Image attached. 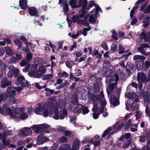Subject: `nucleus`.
Listing matches in <instances>:
<instances>
[{
    "label": "nucleus",
    "mask_w": 150,
    "mask_h": 150,
    "mask_svg": "<svg viewBox=\"0 0 150 150\" xmlns=\"http://www.w3.org/2000/svg\"><path fill=\"white\" fill-rule=\"evenodd\" d=\"M6 54L11 55L13 54V50L9 47L6 48Z\"/></svg>",
    "instance_id": "obj_40"
},
{
    "label": "nucleus",
    "mask_w": 150,
    "mask_h": 150,
    "mask_svg": "<svg viewBox=\"0 0 150 150\" xmlns=\"http://www.w3.org/2000/svg\"><path fill=\"white\" fill-rule=\"evenodd\" d=\"M137 79L138 82L139 83H141L142 82L145 81H147L146 80V77L144 73L142 72L138 74Z\"/></svg>",
    "instance_id": "obj_14"
},
{
    "label": "nucleus",
    "mask_w": 150,
    "mask_h": 150,
    "mask_svg": "<svg viewBox=\"0 0 150 150\" xmlns=\"http://www.w3.org/2000/svg\"><path fill=\"white\" fill-rule=\"evenodd\" d=\"M7 92L8 95V98L9 99L11 104H13L15 102V98H14V93L16 91L14 89H12L11 88L8 87L7 89Z\"/></svg>",
    "instance_id": "obj_6"
},
{
    "label": "nucleus",
    "mask_w": 150,
    "mask_h": 150,
    "mask_svg": "<svg viewBox=\"0 0 150 150\" xmlns=\"http://www.w3.org/2000/svg\"><path fill=\"white\" fill-rule=\"evenodd\" d=\"M126 96L127 97L129 98L132 99H133L136 96V94L134 93H127L126 94Z\"/></svg>",
    "instance_id": "obj_35"
},
{
    "label": "nucleus",
    "mask_w": 150,
    "mask_h": 150,
    "mask_svg": "<svg viewBox=\"0 0 150 150\" xmlns=\"http://www.w3.org/2000/svg\"><path fill=\"white\" fill-rule=\"evenodd\" d=\"M110 103L111 107H114L119 105V102L118 98L117 97H115L114 96H111Z\"/></svg>",
    "instance_id": "obj_11"
},
{
    "label": "nucleus",
    "mask_w": 150,
    "mask_h": 150,
    "mask_svg": "<svg viewBox=\"0 0 150 150\" xmlns=\"http://www.w3.org/2000/svg\"><path fill=\"white\" fill-rule=\"evenodd\" d=\"M44 107L43 105L40 104H37L34 110L35 113L37 114H40L44 109Z\"/></svg>",
    "instance_id": "obj_12"
},
{
    "label": "nucleus",
    "mask_w": 150,
    "mask_h": 150,
    "mask_svg": "<svg viewBox=\"0 0 150 150\" xmlns=\"http://www.w3.org/2000/svg\"><path fill=\"white\" fill-rule=\"evenodd\" d=\"M149 18L147 16L144 19L143 21V22L144 23L143 26L144 27H147L149 25Z\"/></svg>",
    "instance_id": "obj_27"
},
{
    "label": "nucleus",
    "mask_w": 150,
    "mask_h": 150,
    "mask_svg": "<svg viewBox=\"0 0 150 150\" xmlns=\"http://www.w3.org/2000/svg\"><path fill=\"white\" fill-rule=\"evenodd\" d=\"M46 70V68L44 66H42L40 67L35 72H30L28 74L31 77L40 78L43 74L45 73Z\"/></svg>",
    "instance_id": "obj_4"
},
{
    "label": "nucleus",
    "mask_w": 150,
    "mask_h": 150,
    "mask_svg": "<svg viewBox=\"0 0 150 150\" xmlns=\"http://www.w3.org/2000/svg\"><path fill=\"white\" fill-rule=\"evenodd\" d=\"M150 11V5L148 6L144 10V12L147 13Z\"/></svg>",
    "instance_id": "obj_61"
},
{
    "label": "nucleus",
    "mask_w": 150,
    "mask_h": 150,
    "mask_svg": "<svg viewBox=\"0 0 150 150\" xmlns=\"http://www.w3.org/2000/svg\"><path fill=\"white\" fill-rule=\"evenodd\" d=\"M117 46L116 45L114 44H112L111 46V50L112 51L115 52L117 50Z\"/></svg>",
    "instance_id": "obj_50"
},
{
    "label": "nucleus",
    "mask_w": 150,
    "mask_h": 150,
    "mask_svg": "<svg viewBox=\"0 0 150 150\" xmlns=\"http://www.w3.org/2000/svg\"><path fill=\"white\" fill-rule=\"evenodd\" d=\"M14 42L18 46V49H20L21 47L22 43L20 40L18 39H16L14 40Z\"/></svg>",
    "instance_id": "obj_36"
},
{
    "label": "nucleus",
    "mask_w": 150,
    "mask_h": 150,
    "mask_svg": "<svg viewBox=\"0 0 150 150\" xmlns=\"http://www.w3.org/2000/svg\"><path fill=\"white\" fill-rule=\"evenodd\" d=\"M130 134L129 133H126L123 136V137H121L120 138V140H121V139H122V138H123L124 137H125V138H126L127 139H129L130 137Z\"/></svg>",
    "instance_id": "obj_58"
},
{
    "label": "nucleus",
    "mask_w": 150,
    "mask_h": 150,
    "mask_svg": "<svg viewBox=\"0 0 150 150\" xmlns=\"http://www.w3.org/2000/svg\"><path fill=\"white\" fill-rule=\"evenodd\" d=\"M8 94L7 91L6 93H4L1 94L0 95V102L3 100H5L6 98H8Z\"/></svg>",
    "instance_id": "obj_29"
},
{
    "label": "nucleus",
    "mask_w": 150,
    "mask_h": 150,
    "mask_svg": "<svg viewBox=\"0 0 150 150\" xmlns=\"http://www.w3.org/2000/svg\"><path fill=\"white\" fill-rule=\"evenodd\" d=\"M11 82L5 78H3L2 80L1 86L3 87H5L11 85Z\"/></svg>",
    "instance_id": "obj_20"
},
{
    "label": "nucleus",
    "mask_w": 150,
    "mask_h": 150,
    "mask_svg": "<svg viewBox=\"0 0 150 150\" xmlns=\"http://www.w3.org/2000/svg\"><path fill=\"white\" fill-rule=\"evenodd\" d=\"M131 123V122L130 120H128L126 121L125 127V130H127L129 128Z\"/></svg>",
    "instance_id": "obj_42"
},
{
    "label": "nucleus",
    "mask_w": 150,
    "mask_h": 150,
    "mask_svg": "<svg viewBox=\"0 0 150 150\" xmlns=\"http://www.w3.org/2000/svg\"><path fill=\"white\" fill-rule=\"evenodd\" d=\"M135 101H138V99H135L130 106V108L131 109H138V105L135 102Z\"/></svg>",
    "instance_id": "obj_25"
},
{
    "label": "nucleus",
    "mask_w": 150,
    "mask_h": 150,
    "mask_svg": "<svg viewBox=\"0 0 150 150\" xmlns=\"http://www.w3.org/2000/svg\"><path fill=\"white\" fill-rule=\"evenodd\" d=\"M0 112L3 115H10L11 116H13L12 115L11 110L9 108L7 107L6 105H3L2 108L0 107Z\"/></svg>",
    "instance_id": "obj_7"
},
{
    "label": "nucleus",
    "mask_w": 150,
    "mask_h": 150,
    "mask_svg": "<svg viewBox=\"0 0 150 150\" xmlns=\"http://www.w3.org/2000/svg\"><path fill=\"white\" fill-rule=\"evenodd\" d=\"M52 76V75L51 74H47L43 76V78L45 80H47V79H49Z\"/></svg>",
    "instance_id": "obj_56"
},
{
    "label": "nucleus",
    "mask_w": 150,
    "mask_h": 150,
    "mask_svg": "<svg viewBox=\"0 0 150 150\" xmlns=\"http://www.w3.org/2000/svg\"><path fill=\"white\" fill-rule=\"evenodd\" d=\"M104 97L103 93L102 92L97 96L95 95L92 96V99L93 101L98 100L100 102V108L99 109L98 108L97 104L94 105L92 109V110L93 111L96 112L98 110L101 112H102L103 111L107 104V102Z\"/></svg>",
    "instance_id": "obj_1"
},
{
    "label": "nucleus",
    "mask_w": 150,
    "mask_h": 150,
    "mask_svg": "<svg viewBox=\"0 0 150 150\" xmlns=\"http://www.w3.org/2000/svg\"><path fill=\"white\" fill-rule=\"evenodd\" d=\"M67 114V110L65 109H63L62 111H60V118L61 119H63L65 115Z\"/></svg>",
    "instance_id": "obj_32"
},
{
    "label": "nucleus",
    "mask_w": 150,
    "mask_h": 150,
    "mask_svg": "<svg viewBox=\"0 0 150 150\" xmlns=\"http://www.w3.org/2000/svg\"><path fill=\"white\" fill-rule=\"evenodd\" d=\"M101 46L105 50H108V47L106 44L105 43H103L101 44Z\"/></svg>",
    "instance_id": "obj_63"
},
{
    "label": "nucleus",
    "mask_w": 150,
    "mask_h": 150,
    "mask_svg": "<svg viewBox=\"0 0 150 150\" xmlns=\"http://www.w3.org/2000/svg\"><path fill=\"white\" fill-rule=\"evenodd\" d=\"M28 2L27 0H19V6L22 9L25 10L27 8Z\"/></svg>",
    "instance_id": "obj_17"
},
{
    "label": "nucleus",
    "mask_w": 150,
    "mask_h": 150,
    "mask_svg": "<svg viewBox=\"0 0 150 150\" xmlns=\"http://www.w3.org/2000/svg\"><path fill=\"white\" fill-rule=\"evenodd\" d=\"M70 147V146L69 144H63L60 147L59 150H67Z\"/></svg>",
    "instance_id": "obj_31"
},
{
    "label": "nucleus",
    "mask_w": 150,
    "mask_h": 150,
    "mask_svg": "<svg viewBox=\"0 0 150 150\" xmlns=\"http://www.w3.org/2000/svg\"><path fill=\"white\" fill-rule=\"evenodd\" d=\"M138 125L137 124H134L132 125L131 127V130L132 132H134L137 130V128Z\"/></svg>",
    "instance_id": "obj_47"
},
{
    "label": "nucleus",
    "mask_w": 150,
    "mask_h": 150,
    "mask_svg": "<svg viewBox=\"0 0 150 150\" xmlns=\"http://www.w3.org/2000/svg\"><path fill=\"white\" fill-rule=\"evenodd\" d=\"M82 13L84 14V18L85 21H83L82 20H81V22L80 23L82 25L86 26H87L88 25L89 23L87 22V17H86L85 16V15L83 14V12Z\"/></svg>",
    "instance_id": "obj_33"
},
{
    "label": "nucleus",
    "mask_w": 150,
    "mask_h": 150,
    "mask_svg": "<svg viewBox=\"0 0 150 150\" xmlns=\"http://www.w3.org/2000/svg\"><path fill=\"white\" fill-rule=\"evenodd\" d=\"M117 85V83L114 82V83L111 84L107 88V91L108 94L109 95H110L112 92L113 89L115 88Z\"/></svg>",
    "instance_id": "obj_16"
},
{
    "label": "nucleus",
    "mask_w": 150,
    "mask_h": 150,
    "mask_svg": "<svg viewBox=\"0 0 150 150\" xmlns=\"http://www.w3.org/2000/svg\"><path fill=\"white\" fill-rule=\"evenodd\" d=\"M22 113L20 115V118L22 120H24L28 117V115L24 113V111L23 112H22Z\"/></svg>",
    "instance_id": "obj_48"
},
{
    "label": "nucleus",
    "mask_w": 150,
    "mask_h": 150,
    "mask_svg": "<svg viewBox=\"0 0 150 150\" xmlns=\"http://www.w3.org/2000/svg\"><path fill=\"white\" fill-rule=\"evenodd\" d=\"M26 143V141H21L18 142V146H24V145Z\"/></svg>",
    "instance_id": "obj_53"
},
{
    "label": "nucleus",
    "mask_w": 150,
    "mask_h": 150,
    "mask_svg": "<svg viewBox=\"0 0 150 150\" xmlns=\"http://www.w3.org/2000/svg\"><path fill=\"white\" fill-rule=\"evenodd\" d=\"M96 5L94 4L93 1H90L89 2L88 7L87 8H86V9L87 10H89L90 8L92 7L93 6H95Z\"/></svg>",
    "instance_id": "obj_44"
},
{
    "label": "nucleus",
    "mask_w": 150,
    "mask_h": 150,
    "mask_svg": "<svg viewBox=\"0 0 150 150\" xmlns=\"http://www.w3.org/2000/svg\"><path fill=\"white\" fill-rule=\"evenodd\" d=\"M72 102L75 105H77L78 103V99L76 97H74Z\"/></svg>",
    "instance_id": "obj_64"
},
{
    "label": "nucleus",
    "mask_w": 150,
    "mask_h": 150,
    "mask_svg": "<svg viewBox=\"0 0 150 150\" xmlns=\"http://www.w3.org/2000/svg\"><path fill=\"white\" fill-rule=\"evenodd\" d=\"M28 62L26 59H23L21 62V66H24L26 65L28 63Z\"/></svg>",
    "instance_id": "obj_51"
},
{
    "label": "nucleus",
    "mask_w": 150,
    "mask_h": 150,
    "mask_svg": "<svg viewBox=\"0 0 150 150\" xmlns=\"http://www.w3.org/2000/svg\"><path fill=\"white\" fill-rule=\"evenodd\" d=\"M144 95L145 102L147 103L149 102L150 103V100L149 101V99H150V93L148 95L147 92L145 91L144 93Z\"/></svg>",
    "instance_id": "obj_24"
},
{
    "label": "nucleus",
    "mask_w": 150,
    "mask_h": 150,
    "mask_svg": "<svg viewBox=\"0 0 150 150\" xmlns=\"http://www.w3.org/2000/svg\"><path fill=\"white\" fill-rule=\"evenodd\" d=\"M82 109L83 112L84 114H86L88 112V108L86 107H84L83 106Z\"/></svg>",
    "instance_id": "obj_54"
},
{
    "label": "nucleus",
    "mask_w": 150,
    "mask_h": 150,
    "mask_svg": "<svg viewBox=\"0 0 150 150\" xmlns=\"http://www.w3.org/2000/svg\"><path fill=\"white\" fill-rule=\"evenodd\" d=\"M145 59V57L140 55H136L134 56L133 59L135 60V62H139L141 60Z\"/></svg>",
    "instance_id": "obj_23"
},
{
    "label": "nucleus",
    "mask_w": 150,
    "mask_h": 150,
    "mask_svg": "<svg viewBox=\"0 0 150 150\" xmlns=\"http://www.w3.org/2000/svg\"><path fill=\"white\" fill-rule=\"evenodd\" d=\"M50 126L46 124L36 125L31 127V128L36 133L39 134L44 132V129L49 128Z\"/></svg>",
    "instance_id": "obj_5"
},
{
    "label": "nucleus",
    "mask_w": 150,
    "mask_h": 150,
    "mask_svg": "<svg viewBox=\"0 0 150 150\" xmlns=\"http://www.w3.org/2000/svg\"><path fill=\"white\" fill-rule=\"evenodd\" d=\"M67 138L64 137H62L59 139V142L62 143L66 142H67Z\"/></svg>",
    "instance_id": "obj_49"
},
{
    "label": "nucleus",
    "mask_w": 150,
    "mask_h": 150,
    "mask_svg": "<svg viewBox=\"0 0 150 150\" xmlns=\"http://www.w3.org/2000/svg\"><path fill=\"white\" fill-rule=\"evenodd\" d=\"M105 71L104 73V75L106 77H108L112 73V71L110 68H108L105 70Z\"/></svg>",
    "instance_id": "obj_34"
},
{
    "label": "nucleus",
    "mask_w": 150,
    "mask_h": 150,
    "mask_svg": "<svg viewBox=\"0 0 150 150\" xmlns=\"http://www.w3.org/2000/svg\"><path fill=\"white\" fill-rule=\"evenodd\" d=\"M83 106L79 104L75 107L74 110V112L76 113H79L81 112Z\"/></svg>",
    "instance_id": "obj_26"
},
{
    "label": "nucleus",
    "mask_w": 150,
    "mask_h": 150,
    "mask_svg": "<svg viewBox=\"0 0 150 150\" xmlns=\"http://www.w3.org/2000/svg\"><path fill=\"white\" fill-rule=\"evenodd\" d=\"M53 109L54 110L53 117L54 119H58L59 117L58 110V106L57 104H54L48 108L47 109L45 110L43 115L45 117L48 116L49 115H52L53 113Z\"/></svg>",
    "instance_id": "obj_2"
},
{
    "label": "nucleus",
    "mask_w": 150,
    "mask_h": 150,
    "mask_svg": "<svg viewBox=\"0 0 150 150\" xmlns=\"http://www.w3.org/2000/svg\"><path fill=\"white\" fill-rule=\"evenodd\" d=\"M97 12L96 11L92 10L90 12L89 14V21L92 23H94L96 22V18Z\"/></svg>",
    "instance_id": "obj_10"
},
{
    "label": "nucleus",
    "mask_w": 150,
    "mask_h": 150,
    "mask_svg": "<svg viewBox=\"0 0 150 150\" xmlns=\"http://www.w3.org/2000/svg\"><path fill=\"white\" fill-rule=\"evenodd\" d=\"M118 49L119 51L118 53L119 54H122L124 53L125 50L124 48L121 45H120L118 46Z\"/></svg>",
    "instance_id": "obj_39"
},
{
    "label": "nucleus",
    "mask_w": 150,
    "mask_h": 150,
    "mask_svg": "<svg viewBox=\"0 0 150 150\" xmlns=\"http://www.w3.org/2000/svg\"><path fill=\"white\" fill-rule=\"evenodd\" d=\"M38 67V65L37 64H35L33 65L31 68V71L30 72H35V71L37 69Z\"/></svg>",
    "instance_id": "obj_46"
},
{
    "label": "nucleus",
    "mask_w": 150,
    "mask_h": 150,
    "mask_svg": "<svg viewBox=\"0 0 150 150\" xmlns=\"http://www.w3.org/2000/svg\"><path fill=\"white\" fill-rule=\"evenodd\" d=\"M20 39L23 42H24V43L26 45L30 46L31 45V44L27 41L26 39L24 36H21L20 38Z\"/></svg>",
    "instance_id": "obj_38"
},
{
    "label": "nucleus",
    "mask_w": 150,
    "mask_h": 150,
    "mask_svg": "<svg viewBox=\"0 0 150 150\" xmlns=\"http://www.w3.org/2000/svg\"><path fill=\"white\" fill-rule=\"evenodd\" d=\"M130 141H128L127 142L125 143L123 145V147L125 149L127 148L130 144Z\"/></svg>",
    "instance_id": "obj_59"
},
{
    "label": "nucleus",
    "mask_w": 150,
    "mask_h": 150,
    "mask_svg": "<svg viewBox=\"0 0 150 150\" xmlns=\"http://www.w3.org/2000/svg\"><path fill=\"white\" fill-rule=\"evenodd\" d=\"M80 33L79 32H78L76 34L72 35H71V37L74 39H76L77 38L79 35H80Z\"/></svg>",
    "instance_id": "obj_57"
},
{
    "label": "nucleus",
    "mask_w": 150,
    "mask_h": 150,
    "mask_svg": "<svg viewBox=\"0 0 150 150\" xmlns=\"http://www.w3.org/2000/svg\"><path fill=\"white\" fill-rule=\"evenodd\" d=\"M79 5L78 7L82 6L83 10L86 9L87 4V0H78Z\"/></svg>",
    "instance_id": "obj_19"
},
{
    "label": "nucleus",
    "mask_w": 150,
    "mask_h": 150,
    "mask_svg": "<svg viewBox=\"0 0 150 150\" xmlns=\"http://www.w3.org/2000/svg\"><path fill=\"white\" fill-rule=\"evenodd\" d=\"M142 47L140 46L138 48V51L141 53V54H145V52Z\"/></svg>",
    "instance_id": "obj_52"
},
{
    "label": "nucleus",
    "mask_w": 150,
    "mask_h": 150,
    "mask_svg": "<svg viewBox=\"0 0 150 150\" xmlns=\"http://www.w3.org/2000/svg\"><path fill=\"white\" fill-rule=\"evenodd\" d=\"M82 55V52L81 51H78L76 53V56L79 57Z\"/></svg>",
    "instance_id": "obj_62"
},
{
    "label": "nucleus",
    "mask_w": 150,
    "mask_h": 150,
    "mask_svg": "<svg viewBox=\"0 0 150 150\" xmlns=\"http://www.w3.org/2000/svg\"><path fill=\"white\" fill-rule=\"evenodd\" d=\"M30 14L32 16L35 15L37 13V10L35 8L32 7L29 8L28 9Z\"/></svg>",
    "instance_id": "obj_21"
},
{
    "label": "nucleus",
    "mask_w": 150,
    "mask_h": 150,
    "mask_svg": "<svg viewBox=\"0 0 150 150\" xmlns=\"http://www.w3.org/2000/svg\"><path fill=\"white\" fill-rule=\"evenodd\" d=\"M124 125V123H122L120 124H116L114 126L109 127L105 130L102 134L103 137L105 136L108 134L110 135L113 134L115 132H116L117 130L120 129Z\"/></svg>",
    "instance_id": "obj_3"
},
{
    "label": "nucleus",
    "mask_w": 150,
    "mask_h": 150,
    "mask_svg": "<svg viewBox=\"0 0 150 150\" xmlns=\"http://www.w3.org/2000/svg\"><path fill=\"white\" fill-rule=\"evenodd\" d=\"M104 64H103L104 68L107 69L109 68L111 66V65L109 62L107 61H104Z\"/></svg>",
    "instance_id": "obj_37"
},
{
    "label": "nucleus",
    "mask_w": 150,
    "mask_h": 150,
    "mask_svg": "<svg viewBox=\"0 0 150 150\" xmlns=\"http://www.w3.org/2000/svg\"><path fill=\"white\" fill-rule=\"evenodd\" d=\"M86 58V55H84L82 57L80 58L78 61L80 62L83 61L85 60Z\"/></svg>",
    "instance_id": "obj_60"
},
{
    "label": "nucleus",
    "mask_w": 150,
    "mask_h": 150,
    "mask_svg": "<svg viewBox=\"0 0 150 150\" xmlns=\"http://www.w3.org/2000/svg\"><path fill=\"white\" fill-rule=\"evenodd\" d=\"M80 141L77 139H76L72 146V150H79L80 148Z\"/></svg>",
    "instance_id": "obj_18"
},
{
    "label": "nucleus",
    "mask_w": 150,
    "mask_h": 150,
    "mask_svg": "<svg viewBox=\"0 0 150 150\" xmlns=\"http://www.w3.org/2000/svg\"><path fill=\"white\" fill-rule=\"evenodd\" d=\"M77 1L76 0H71L69 4L72 8H76L78 7V5L76 4Z\"/></svg>",
    "instance_id": "obj_30"
},
{
    "label": "nucleus",
    "mask_w": 150,
    "mask_h": 150,
    "mask_svg": "<svg viewBox=\"0 0 150 150\" xmlns=\"http://www.w3.org/2000/svg\"><path fill=\"white\" fill-rule=\"evenodd\" d=\"M17 80L21 86L26 87L28 85V82L25 81V78L23 76H19L18 77Z\"/></svg>",
    "instance_id": "obj_13"
},
{
    "label": "nucleus",
    "mask_w": 150,
    "mask_h": 150,
    "mask_svg": "<svg viewBox=\"0 0 150 150\" xmlns=\"http://www.w3.org/2000/svg\"><path fill=\"white\" fill-rule=\"evenodd\" d=\"M25 110V108H23L22 107L19 108H18L16 107L13 110L14 114L12 113V115L13 116H11V117L13 118L18 117L20 116L19 114L20 113L23 112Z\"/></svg>",
    "instance_id": "obj_8"
},
{
    "label": "nucleus",
    "mask_w": 150,
    "mask_h": 150,
    "mask_svg": "<svg viewBox=\"0 0 150 150\" xmlns=\"http://www.w3.org/2000/svg\"><path fill=\"white\" fill-rule=\"evenodd\" d=\"M62 6H63V12H67L68 11V4H62Z\"/></svg>",
    "instance_id": "obj_41"
},
{
    "label": "nucleus",
    "mask_w": 150,
    "mask_h": 150,
    "mask_svg": "<svg viewBox=\"0 0 150 150\" xmlns=\"http://www.w3.org/2000/svg\"><path fill=\"white\" fill-rule=\"evenodd\" d=\"M19 72V70L14 67L13 66H11L10 70L8 74V76L9 77H11L12 76L15 75L17 76L18 75Z\"/></svg>",
    "instance_id": "obj_9"
},
{
    "label": "nucleus",
    "mask_w": 150,
    "mask_h": 150,
    "mask_svg": "<svg viewBox=\"0 0 150 150\" xmlns=\"http://www.w3.org/2000/svg\"><path fill=\"white\" fill-rule=\"evenodd\" d=\"M150 66V62L149 61H146L143 64L142 67L140 68L139 69H143L144 70L148 69Z\"/></svg>",
    "instance_id": "obj_22"
},
{
    "label": "nucleus",
    "mask_w": 150,
    "mask_h": 150,
    "mask_svg": "<svg viewBox=\"0 0 150 150\" xmlns=\"http://www.w3.org/2000/svg\"><path fill=\"white\" fill-rule=\"evenodd\" d=\"M91 28H85L83 29L82 33L84 36H86L87 34V32L89 31Z\"/></svg>",
    "instance_id": "obj_43"
},
{
    "label": "nucleus",
    "mask_w": 150,
    "mask_h": 150,
    "mask_svg": "<svg viewBox=\"0 0 150 150\" xmlns=\"http://www.w3.org/2000/svg\"><path fill=\"white\" fill-rule=\"evenodd\" d=\"M64 135L68 136H70L71 135V132L67 130H65L63 132Z\"/></svg>",
    "instance_id": "obj_55"
},
{
    "label": "nucleus",
    "mask_w": 150,
    "mask_h": 150,
    "mask_svg": "<svg viewBox=\"0 0 150 150\" xmlns=\"http://www.w3.org/2000/svg\"><path fill=\"white\" fill-rule=\"evenodd\" d=\"M32 58V54L31 53H28L26 55V59L29 62Z\"/></svg>",
    "instance_id": "obj_45"
},
{
    "label": "nucleus",
    "mask_w": 150,
    "mask_h": 150,
    "mask_svg": "<svg viewBox=\"0 0 150 150\" xmlns=\"http://www.w3.org/2000/svg\"><path fill=\"white\" fill-rule=\"evenodd\" d=\"M21 133L23 135L28 136L32 134V132L30 128L24 127L21 131Z\"/></svg>",
    "instance_id": "obj_15"
},
{
    "label": "nucleus",
    "mask_w": 150,
    "mask_h": 150,
    "mask_svg": "<svg viewBox=\"0 0 150 150\" xmlns=\"http://www.w3.org/2000/svg\"><path fill=\"white\" fill-rule=\"evenodd\" d=\"M83 17V15H80L78 16H74L72 19V21L74 23H75L78 20L79 21L80 19H81Z\"/></svg>",
    "instance_id": "obj_28"
}]
</instances>
